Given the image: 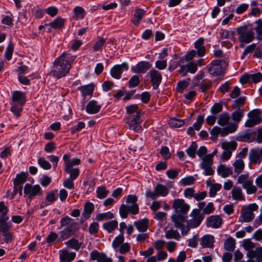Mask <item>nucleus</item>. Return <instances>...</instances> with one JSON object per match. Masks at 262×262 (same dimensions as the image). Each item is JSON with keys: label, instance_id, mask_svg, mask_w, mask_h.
I'll list each match as a JSON object with an SVG mask.
<instances>
[{"label": "nucleus", "instance_id": "nucleus-1", "mask_svg": "<svg viewBox=\"0 0 262 262\" xmlns=\"http://www.w3.org/2000/svg\"><path fill=\"white\" fill-rule=\"evenodd\" d=\"M75 58V56L69 53H63L54 61L51 74L58 79L65 76L69 72Z\"/></svg>", "mask_w": 262, "mask_h": 262}, {"label": "nucleus", "instance_id": "nucleus-2", "mask_svg": "<svg viewBox=\"0 0 262 262\" xmlns=\"http://www.w3.org/2000/svg\"><path fill=\"white\" fill-rule=\"evenodd\" d=\"M172 208L175 213L171 216L172 221L179 225L181 222H186L188 216L187 212L190 209V206L182 199H177L173 201Z\"/></svg>", "mask_w": 262, "mask_h": 262}, {"label": "nucleus", "instance_id": "nucleus-3", "mask_svg": "<svg viewBox=\"0 0 262 262\" xmlns=\"http://www.w3.org/2000/svg\"><path fill=\"white\" fill-rule=\"evenodd\" d=\"M137 201L138 198L136 195L129 194L127 196L126 203L127 205L122 204L119 209V213L122 218H126L129 213L134 215L139 213V209L137 203Z\"/></svg>", "mask_w": 262, "mask_h": 262}, {"label": "nucleus", "instance_id": "nucleus-4", "mask_svg": "<svg viewBox=\"0 0 262 262\" xmlns=\"http://www.w3.org/2000/svg\"><path fill=\"white\" fill-rule=\"evenodd\" d=\"M237 34L241 43H249L254 38V29L243 26L236 28Z\"/></svg>", "mask_w": 262, "mask_h": 262}, {"label": "nucleus", "instance_id": "nucleus-5", "mask_svg": "<svg viewBox=\"0 0 262 262\" xmlns=\"http://www.w3.org/2000/svg\"><path fill=\"white\" fill-rule=\"evenodd\" d=\"M237 127L238 126L234 123H230L223 128L215 126L211 129L210 134L212 139H216L220 134L222 137H225L229 134L234 133Z\"/></svg>", "mask_w": 262, "mask_h": 262}, {"label": "nucleus", "instance_id": "nucleus-6", "mask_svg": "<svg viewBox=\"0 0 262 262\" xmlns=\"http://www.w3.org/2000/svg\"><path fill=\"white\" fill-rule=\"evenodd\" d=\"M169 193L168 188L160 183H158L154 187V191H152L150 189H147L145 192L147 198L156 200L159 196H166Z\"/></svg>", "mask_w": 262, "mask_h": 262}, {"label": "nucleus", "instance_id": "nucleus-7", "mask_svg": "<svg viewBox=\"0 0 262 262\" xmlns=\"http://www.w3.org/2000/svg\"><path fill=\"white\" fill-rule=\"evenodd\" d=\"M146 77L149 80L154 90H157L161 83L162 75L155 69H151L146 74Z\"/></svg>", "mask_w": 262, "mask_h": 262}, {"label": "nucleus", "instance_id": "nucleus-8", "mask_svg": "<svg viewBox=\"0 0 262 262\" xmlns=\"http://www.w3.org/2000/svg\"><path fill=\"white\" fill-rule=\"evenodd\" d=\"M258 206L255 204L249 205L248 207H244L241 210L240 218H242L244 222H251L254 218L253 211L257 210Z\"/></svg>", "mask_w": 262, "mask_h": 262}, {"label": "nucleus", "instance_id": "nucleus-9", "mask_svg": "<svg viewBox=\"0 0 262 262\" xmlns=\"http://www.w3.org/2000/svg\"><path fill=\"white\" fill-rule=\"evenodd\" d=\"M191 215L192 219L189 220L187 222V226L191 228H194L198 227L204 218L203 214H201L200 210L197 209L192 210Z\"/></svg>", "mask_w": 262, "mask_h": 262}, {"label": "nucleus", "instance_id": "nucleus-10", "mask_svg": "<svg viewBox=\"0 0 262 262\" xmlns=\"http://www.w3.org/2000/svg\"><path fill=\"white\" fill-rule=\"evenodd\" d=\"M24 192L30 199L39 196L42 193L41 189L39 185H32L29 183L25 185Z\"/></svg>", "mask_w": 262, "mask_h": 262}, {"label": "nucleus", "instance_id": "nucleus-11", "mask_svg": "<svg viewBox=\"0 0 262 262\" xmlns=\"http://www.w3.org/2000/svg\"><path fill=\"white\" fill-rule=\"evenodd\" d=\"M78 230L77 224L73 222L60 231V239L63 241L70 238Z\"/></svg>", "mask_w": 262, "mask_h": 262}, {"label": "nucleus", "instance_id": "nucleus-12", "mask_svg": "<svg viewBox=\"0 0 262 262\" xmlns=\"http://www.w3.org/2000/svg\"><path fill=\"white\" fill-rule=\"evenodd\" d=\"M249 159L253 164H260L262 161V147L254 148L250 150Z\"/></svg>", "mask_w": 262, "mask_h": 262}, {"label": "nucleus", "instance_id": "nucleus-13", "mask_svg": "<svg viewBox=\"0 0 262 262\" xmlns=\"http://www.w3.org/2000/svg\"><path fill=\"white\" fill-rule=\"evenodd\" d=\"M128 66L126 62H123L121 64H117L114 66L110 71L111 76L115 78L119 79L121 78V74L123 71H127Z\"/></svg>", "mask_w": 262, "mask_h": 262}, {"label": "nucleus", "instance_id": "nucleus-14", "mask_svg": "<svg viewBox=\"0 0 262 262\" xmlns=\"http://www.w3.org/2000/svg\"><path fill=\"white\" fill-rule=\"evenodd\" d=\"M90 259L98 262H113V259L107 257L104 253H100L97 250H93L90 254Z\"/></svg>", "mask_w": 262, "mask_h": 262}, {"label": "nucleus", "instance_id": "nucleus-15", "mask_svg": "<svg viewBox=\"0 0 262 262\" xmlns=\"http://www.w3.org/2000/svg\"><path fill=\"white\" fill-rule=\"evenodd\" d=\"M152 64L148 61H141L136 66L131 68L132 71L135 73H145L151 67Z\"/></svg>", "mask_w": 262, "mask_h": 262}, {"label": "nucleus", "instance_id": "nucleus-16", "mask_svg": "<svg viewBox=\"0 0 262 262\" xmlns=\"http://www.w3.org/2000/svg\"><path fill=\"white\" fill-rule=\"evenodd\" d=\"M208 71L211 75L213 76L221 74L223 72L221 61L216 60L212 61L208 67Z\"/></svg>", "mask_w": 262, "mask_h": 262}, {"label": "nucleus", "instance_id": "nucleus-17", "mask_svg": "<svg viewBox=\"0 0 262 262\" xmlns=\"http://www.w3.org/2000/svg\"><path fill=\"white\" fill-rule=\"evenodd\" d=\"M94 205L90 202H87L84 205L83 211L82 213V217L80 220L81 223L88 220L94 210Z\"/></svg>", "mask_w": 262, "mask_h": 262}, {"label": "nucleus", "instance_id": "nucleus-18", "mask_svg": "<svg viewBox=\"0 0 262 262\" xmlns=\"http://www.w3.org/2000/svg\"><path fill=\"white\" fill-rule=\"evenodd\" d=\"M27 174L24 172H21L16 175V178L14 180V189H17V186L18 185L19 189V195H22L23 186L22 184L27 181Z\"/></svg>", "mask_w": 262, "mask_h": 262}, {"label": "nucleus", "instance_id": "nucleus-19", "mask_svg": "<svg viewBox=\"0 0 262 262\" xmlns=\"http://www.w3.org/2000/svg\"><path fill=\"white\" fill-rule=\"evenodd\" d=\"M140 118V113L137 114L133 117H130V120L128 121V125L130 129L135 132H138L140 130L141 126L140 125L138 120Z\"/></svg>", "mask_w": 262, "mask_h": 262}, {"label": "nucleus", "instance_id": "nucleus-20", "mask_svg": "<svg viewBox=\"0 0 262 262\" xmlns=\"http://www.w3.org/2000/svg\"><path fill=\"white\" fill-rule=\"evenodd\" d=\"M101 106L102 105L99 104L98 102L93 100L88 103L85 107V111L88 114H95L100 111Z\"/></svg>", "mask_w": 262, "mask_h": 262}, {"label": "nucleus", "instance_id": "nucleus-21", "mask_svg": "<svg viewBox=\"0 0 262 262\" xmlns=\"http://www.w3.org/2000/svg\"><path fill=\"white\" fill-rule=\"evenodd\" d=\"M222 224V219L219 215H212L207 219V225L213 228H217Z\"/></svg>", "mask_w": 262, "mask_h": 262}, {"label": "nucleus", "instance_id": "nucleus-22", "mask_svg": "<svg viewBox=\"0 0 262 262\" xmlns=\"http://www.w3.org/2000/svg\"><path fill=\"white\" fill-rule=\"evenodd\" d=\"M3 229H2V232L3 235L4 236V241L5 243H9L11 242L13 238V233L9 231L11 227V225L8 223L3 224Z\"/></svg>", "mask_w": 262, "mask_h": 262}, {"label": "nucleus", "instance_id": "nucleus-23", "mask_svg": "<svg viewBox=\"0 0 262 262\" xmlns=\"http://www.w3.org/2000/svg\"><path fill=\"white\" fill-rule=\"evenodd\" d=\"M26 96L25 94L21 91H14L12 96V101L11 103L21 104L23 102V104H25Z\"/></svg>", "mask_w": 262, "mask_h": 262}, {"label": "nucleus", "instance_id": "nucleus-24", "mask_svg": "<svg viewBox=\"0 0 262 262\" xmlns=\"http://www.w3.org/2000/svg\"><path fill=\"white\" fill-rule=\"evenodd\" d=\"M247 256L249 258H255L256 262H262V247L256 248L255 250H249Z\"/></svg>", "mask_w": 262, "mask_h": 262}, {"label": "nucleus", "instance_id": "nucleus-25", "mask_svg": "<svg viewBox=\"0 0 262 262\" xmlns=\"http://www.w3.org/2000/svg\"><path fill=\"white\" fill-rule=\"evenodd\" d=\"M204 44V39L202 37L199 38L194 42V48L196 50L197 55L200 57L203 56L206 53V49Z\"/></svg>", "mask_w": 262, "mask_h": 262}, {"label": "nucleus", "instance_id": "nucleus-26", "mask_svg": "<svg viewBox=\"0 0 262 262\" xmlns=\"http://www.w3.org/2000/svg\"><path fill=\"white\" fill-rule=\"evenodd\" d=\"M9 209L5 205L4 202H0V222L3 224L7 223V221L9 220V216L7 215Z\"/></svg>", "mask_w": 262, "mask_h": 262}, {"label": "nucleus", "instance_id": "nucleus-27", "mask_svg": "<svg viewBox=\"0 0 262 262\" xmlns=\"http://www.w3.org/2000/svg\"><path fill=\"white\" fill-rule=\"evenodd\" d=\"M78 89L81 92L82 96L85 98L86 96L93 95L94 90V85L93 83H91L80 86Z\"/></svg>", "mask_w": 262, "mask_h": 262}, {"label": "nucleus", "instance_id": "nucleus-28", "mask_svg": "<svg viewBox=\"0 0 262 262\" xmlns=\"http://www.w3.org/2000/svg\"><path fill=\"white\" fill-rule=\"evenodd\" d=\"M231 196L234 200L244 201L245 198L242 189L239 187L234 186L232 188L231 192Z\"/></svg>", "mask_w": 262, "mask_h": 262}, {"label": "nucleus", "instance_id": "nucleus-29", "mask_svg": "<svg viewBox=\"0 0 262 262\" xmlns=\"http://www.w3.org/2000/svg\"><path fill=\"white\" fill-rule=\"evenodd\" d=\"M149 224V220L144 218L142 220L136 221L134 223V225L140 232H145L147 230Z\"/></svg>", "mask_w": 262, "mask_h": 262}, {"label": "nucleus", "instance_id": "nucleus-30", "mask_svg": "<svg viewBox=\"0 0 262 262\" xmlns=\"http://www.w3.org/2000/svg\"><path fill=\"white\" fill-rule=\"evenodd\" d=\"M242 187L246 191L248 194H254L257 190V188L256 186L253 185V180L252 179H249L244 185H242Z\"/></svg>", "mask_w": 262, "mask_h": 262}, {"label": "nucleus", "instance_id": "nucleus-31", "mask_svg": "<svg viewBox=\"0 0 262 262\" xmlns=\"http://www.w3.org/2000/svg\"><path fill=\"white\" fill-rule=\"evenodd\" d=\"M214 237L211 235H205L201 239V245L204 248H212Z\"/></svg>", "mask_w": 262, "mask_h": 262}, {"label": "nucleus", "instance_id": "nucleus-32", "mask_svg": "<svg viewBox=\"0 0 262 262\" xmlns=\"http://www.w3.org/2000/svg\"><path fill=\"white\" fill-rule=\"evenodd\" d=\"M64 171L70 174L69 178L73 180H76L80 173L78 168L70 167L69 163L67 165L64 166Z\"/></svg>", "mask_w": 262, "mask_h": 262}, {"label": "nucleus", "instance_id": "nucleus-33", "mask_svg": "<svg viewBox=\"0 0 262 262\" xmlns=\"http://www.w3.org/2000/svg\"><path fill=\"white\" fill-rule=\"evenodd\" d=\"M75 252L69 253L67 251H63L60 253V261L61 262H70L75 257Z\"/></svg>", "mask_w": 262, "mask_h": 262}, {"label": "nucleus", "instance_id": "nucleus-34", "mask_svg": "<svg viewBox=\"0 0 262 262\" xmlns=\"http://www.w3.org/2000/svg\"><path fill=\"white\" fill-rule=\"evenodd\" d=\"M64 19L58 17L49 24H46V26H49L54 29H61L64 27Z\"/></svg>", "mask_w": 262, "mask_h": 262}, {"label": "nucleus", "instance_id": "nucleus-35", "mask_svg": "<svg viewBox=\"0 0 262 262\" xmlns=\"http://www.w3.org/2000/svg\"><path fill=\"white\" fill-rule=\"evenodd\" d=\"M146 11L142 9H136L134 16V19L133 20V23L135 25H137L139 24L140 21L142 19V17L145 15Z\"/></svg>", "mask_w": 262, "mask_h": 262}, {"label": "nucleus", "instance_id": "nucleus-36", "mask_svg": "<svg viewBox=\"0 0 262 262\" xmlns=\"http://www.w3.org/2000/svg\"><path fill=\"white\" fill-rule=\"evenodd\" d=\"M244 110L237 109L231 114V117L233 120L234 123L237 125V124L242 120L244 116Z\"/></svg>", "mask_w": 262, "mask_h": 262}, {"label": "nucleus", "instance_id": "nucleus-37", "mask_svg": "<svg viewBox=\"0 0 262 262\" xmlns=\"http://www.w3.org/2000/svg\"><path fill=\"white\" fill-rule=\"evenodd\" d=\"M217 171L218 174L223 178H227L232 173V171L230 168L223 164H221L218 166Z\"/></svg>", "mask_w": 262, "mask_h": 262}, {"label": "nucleus", "instance_id": "nucleus-38", "mask_svg": "<svg viewBox=\"0 0 262 262\" xmlns=\"http://www.w3.org/2000/svg\"><path fill=\"white\" fill-rule=\"evenodd\" d=\"M230 116L227 112H224L219 115L217 119V123L221 126H224L229 123Z\"/></svg>", "mask_w": 262, "mask_h": 262}, {"label": "nucleus", "instance_id": "nucleus-39", "mask_svg": "<svg viewBox=\"0 0 262 262\" xmlns=\"http://www.w3.org/2000/svg\"><path fill=\"white\" fill-rule=\"evenodd\" d=\"M118 226V222L116 220H112L104 223L102 227L107 230L109 233L112 232Z\"/></svg>", "mask_w": 262, "mask_h": 262}, {"label": "nucleus", "instance_id": "nucleus-40", "mask_svg": "<svg viewBox=\"0 0 262 262\" xmlns=\"http://www.w3.org/2000/svg\"><path fill=\"white\" fill-rule=\"evenodd\" d=\"M224 248L228 251H233L235 247V240L232 237H229L225 241Z\"/></svg>", "mask_w": 262, "mask_h": 262}, {"label": "nucleus", "instance_id": "nucleus-41", "mask_svg": "<svg viewBox=\"0 0 262 262\" xmlns=\"http://www.w3.org/2000/svg\"><path fill=\"white\" fill-rule=\"evenodd\" d=\"M11 112H12L17 118L19 117L23 110V106L24 105L23 102L21 103V104L11 103Z\"/></svg>", "mask_w": 262, "mask_h": 262}, {"label": "nucleus", "instance_id": "nucleus-42", "mask_svg": "<svg viewBox=\"0 0 262 262\" xmlns=\"http://www.w3.org/2000/svg\"><path fill=\"white\" fill-rule=\"evenodd\" d=\"M233 165L234 166L235 172L237 174V175H238L243 170L245 164L243 160L237 159L235 160Z\"/></svg>", "mask_w": 262, "mask_h": 262}, {"label": "nucleus", "instance_id": "nucleus-43", "mask_svg": "<svg viewBox=\"0 0 262 262\" xmlns=\"http://www.w3.org/2000/svg\"><path fill=\"white\" fill-rule=\"evenodd\" d=\"M198 145L195 142H192L189 147L186 150L187 154L191 158H194L196 154Z\"/></svg>", "mask_w": 262, "mask_h": 262}, {"label": "nucleus", "instance_id": "nucleus-44", "mask_svg": "<svg viewBox=\"0 0 262 262\" xmlns=\"http://www.w3.org/2000/svg\"><path fill=\"white\" fill-rule=\"evenodd\" d=\"M165 236L167 239L174 238L178 241H179L180 238V233L178 231L173 229H169L167 230L165 233Z\"/></svg>", "mask_w": 262, "mask_h": 262}, {"label": "nucleus", "instance_id": "nucleus-45", "mask_svg": "<svg viewBox=\"0 0 262 262\" xmlns=\"http://www.w3.org/2000/svg\"><path fill=\"white\" fill-rule=\"evenodd\" d=\"M260 111L258 109H255L253 111H250L248 114V116L249 118H251L252 119L254 120L258 123H260L261 120V117L259 115Z\"/></svg>", "mask_w": 262, "mask_h": 262}, {"label": "nucleus", "instance_id": "nucleus-46", "mask_svg": "<svg viewBox=\"0 0 262 262\" xmlns=\"http://www.w3.org/2000/svg\"><path fill=\"white\" fill-rule=\"evenodd\" d=\"M246 97L242 96L236 99L233 101L232 105V107L234 109H241V107L243 106L245 103Z\"/></svg>", "mask_w": 262, "mask_h": 262}, {"label": "nucleus", "instance_id": "nucleus-47", "mask_svg": "<svg viewBox=\"0 0 262 262\" xmlns=\"http://www.w3.org/2000/svg\"><path fill=\"white\" fill-rule=\"evenodd\" d=\"M222 188V185L218 183L212 184L209 189V196L210 197H214L217 191L221 190Z\"/></svg>", "mask_w": 262, "mask_h": 262}, {"label": "nucleus", "instance_id": "nucleus-48", "mask_svg": "<svg viewBox=\"0 0 262 262\" xmlns=\"http://www.w3.org/2000/svg\"><path fill=\"white\" fill-rule=\"evenodd\" d=\"M96 193L97 197L100 199H102L107 196L108 191L106 190L105 186H100L97 188Z\"/></svg>", "mask_w": 262, "mask_h": 262}, {"label": "nucleus", "instance_id": "nucleus-49", "mask_svg": "<svg viewBox=\"0 0 262 262\" xmlns=\"http://www.w3.org/2000/svg\"><path fill=\"white\" fill-rule=\"evenodd\" d=\"M57 191V190H55L54 191H50L47 192L45 199L50 204L53 203L56 200L57 197L56 195Z\"/></svg>", "mask_w": 262, "mask_h": 262}, {"label": "nucleus", "instance_id": "nucleus-50", "mask_svg": "<svg viewBox=\"0 0 262 262\" xmlns=\"http://www.w3.org/2000/svg\"><path fill=\"white\" fill-rule=\"evenodd\" d=\"M114 217V214L111 212H107L106 213H99L96 216V220L97 221H101L104 219H112Z\"/></svg>", "mask_w": 262, "mask_h": 262}, {"label": "nucleus", "instance_id": "nucleus-51", "mask_svg": "<svg viewBox=\"0 0 262 262\" xmlns=\"http://www.w3.org/2000/svg\"><path fill=\"white\" fill-rule=\"evenodd\" d=\"M124 236L122 233L116 236L112 243L113 247L116 249L119 246L122 245L124 242Z\"/></svg>", "mask_w": 262, "mask_h": 262}, {"label": "nucleus", "instance_id": "nucleus-52", "mask_svg": "<svg viewBox=\"0 0 262 262\" xmlns=\"http://www.w3.org/2000/svg\"><path fill=\"white\" fill-rule=\"evenodd\" d=\"M14 49V45L12 41L9 42L8 47L6 48L5 55L8 60H10L12 56Z\"/></svg>", "mask_w": 262, "mask_h": 262}, {"label": "nucleus", "instance_id": "nucleus-53", "mask_svg": "<svg viewBox=\"0 0 262 262\" xmlns=\"http://www.w3.org/2000/svg\"><path fill=\"white\" fill-rule=\"evenodd\" d=\"M184 124L183 120L176 118H172L169 121V124L172 127H180Z\"/></svg>", "mask_w": 262, "mask_h": 262}, {"label": "nucleus", "instance_id": "nucleus-54", "mask_svg": "<svg viewBox=\"0 0 262 262\" xmlns=\"http://www.w3.org/2000/svg\"><path fill=\"white\" fill-rule=\"evenodd\" d=\"M38 164L41 168L46 170H49L51 168V164L43 157L39 158L38 159Z\"/></svg>", "mask_w": 262, "mask_h": 262}, {"label": "nucleus", "instance_id": "nucleus-55", "mask_svg": "<svg viewBox=\"0 0 262 262\" xmlns=\"http://www.w3.org/2000/svg\"><path fill=\"white\" fill-rule=\"evenodd\" d=\"M68 247L78 250L80 249L81 245L78 241L75 238H72L68 241L67 243Z\"/></svg>", "mask_w": 262, "mask_h": 262}, {"label": "nucleus", "instance_id": "nucleus-56", "mask_svg": "<svg viewBox=\"0 0 262 262\" xmlns=\"http://www.w3.org/2000/svg\"><path fill=\"white\" fill-rule=\"evenodd\" d=\"M212 85V82L209 80H203L200 83L201 92L205 93L207 90L210 89Z\"/></svg>", "mask_w": 262, "mask_h": 262}, {"label": "nucleus", "instance_id": "nucleus-57", "mask_svg": "<svg viewBox=\"0 0 262 262\" xmlns=\"http://www.w3.org/2000/svg\"><path fill=\"white\" fill-rule=\"evenodd\" d=\"M256 27L254 28L256 30L257 34V38L259 39H262V20L258 19L255 21Z\"/></svg>", "mask_w": 262, "mask_h": 262}, {"label": "nucleus", "instance_id": "nucleus-58", "mask_svg": "<svg viewBox=\"0 0 262 262\" xmlns=\"http://www.w3.org/2000/svg\"><path fill=\"white\" fill-rule=\"evenodd\" d=\"M222 148L226 150H234L237 146V143L234 142H224L222 145Z\"/></svg>", "mask_w": 262, "mask_h": 262}, {"label": "nucleus", "instance_id": "nucleus-59", "mask_svg": "<svg viewBox=\"0 0 262 262\" xmlns=\"http://www.w3.org/2000/svg\"><path fill=\"white\" fill-rule=\"evenodd\" d=\"M204 121V117L202 115H199L196 118V121L193 124L192 127L196 130L200 129L201 126Z\"/></svg>", "mask_w": 262, "mask_h": 262}, {"label": "nucleus", "instance_id": "nucleus-60", "mask_svg": "<svg viewBox=\"0 0 262 262\" xmlns=\"http://www.w3.org/2000/svg\"><path fill=\"white\" fill-rule=\"evenodd\" d=\"M140 81L139 76L138 75H134L130 78L128 81L129 86L134 88L139 84Z\"/></svg>", "mask_w": 262, "mask_h": 262}, {"label": "nucleus", "instance_id": "nucleus-61", "mask_svg": "<svg viewBox=\"0 0 262 262\" xmlns=\"http://www.w3.org/2000/svg\"><path fill=\"white\" fill-rule=\"evenodd\" d=\"M189 85V82L186 80L179 81L178 83L177 90L179 93H183L184 90L186 89Z\"/></svg>", "mask_w": 262, "mask_h": 262}, {"label": "nucleus", "instance_id": "nucleus-62", "mask_svg": "<svg viewBox=\"0 0 262 262\" xmlns=\"http://www.w3.org/2000/svg\"><path fill=\"white\" fill-rule=\"evenodd\" d=\"M223 109V104L220 103H215L211 108L210 112L213 115L220 113Z\"/></svg>", "mask_w": 262, "mask_h": 262}, {"label": "nucleus", "instance_id": "nucleus-63", "mask_svg": "<svg viewBox=\"0 0 262 262\" xmlns=\"http://www.w3.org/2000/svg\"><path fill=\"white\" fill-rule=\"evenodd\" d=\"M215 209L214 204L212 202L209 203L207 206L204 208L203 210V212L201 214H209L213 212Z\"/></svg>", "mask_w": 262, "mask_h": 262}, {"label": "nucleus", "instance_id": "nucleus-64", "mask_svg": "<svg viewBox=\"0 0 262 262\" xmlns=\"http://www.w3.org/2000/svg\"><path fill=\"white\" fill-rule=\"evenodd\" d=\"M99 230V224L97 222H93L90 225L89 231L91 234L96 235Z\"/></svg>", "mask_w": 262, "mask_h": 262}]
</instances>
